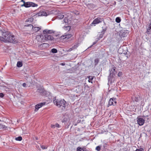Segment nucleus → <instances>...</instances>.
I'll return each mask as SVG.
<instances>
[{
    "mask_svg": "<svg viewBox=\"0 0 151 151\" xmlns=\"http://www.w3.org/2000/svg\"><path fill=\"white\" fill-rule=\"evenodd\" d=\"M115 21L118 23L120 22L121 21V19L120 17H117L115 19Z\"/></svg>",
    "mask_w": 151,
    "mask_h": 151,
    "instance_id": "obj_28",
    "label": "nucleus"
},
{
    "mask_svg": "<svg viewBox=\"0 0 151 151\" xmlns=\"http://www.w3.org/2000/svg\"><path fill=\"white\" fill-rule=\"evenodd\" d=\"M46 103L45 102L41 103H40L37 104V106H38L40 108L42 107L43 106L45 105Z\"/></svg>",
    "mask_w": 151,
    "mask_h": 151,
    "instance_id": "obj_26",
    "label": "nucleus"
},
{
    "mask_svg": "<svg viewBox=\"0 0 151 151\" xmlns=\"http://www.w3.org/2000/svg\"><path fill=\"white\" fill-rule=\"evenodd\" d=\"M90 5H92V4H89V5H88V6H90Z\"/></svg>",
    "mask_w": 151,
    "mask_h": 151,
    "instance_id": "obj_59",
    "label": "nucleus"
},
{
    "mask_svg": "<svg viewBox=\"0 0 151 151\" xmlns=\"http://www.w3.org/2000/svg\"><path fill=\"white\" fill-rule=\"evenodd\" d=\"M4 96V94L3 93H0V97L2 98Z\"/></svg>",
    "mask_w": 151,
    "mask_h": 151,
    "instance_id": "obj_44",
    "label": "nucleus"
},
{
    "mask_svg": "<svg viewBox=\"0 0 151 151\" xmlns=\"http://www.w3.org/2000/svg\"><path fill=\"white\" fill-rule=\"evenodd\" d=\"M96 43V42H94L93 43V45H95V44Z\"/></svg>",
    "mask_w": 151,
    "mask_h": 151,
    "instance_id": "obj_54",
    "label": "nucleus"
},
{
    "mask_svg": "<svg viewBox=\"0 0 151 151\" xmlns=\"http://www.w3.org/2000/svg\"><path fill=\"white\" fill-rule=\"evenodd\" d=\"M146 33L147 34L150 35L151 36V24H149L148 27L147 29Z\"/></svg>",
    "mask_w": 151,
    "mask_h": 151,
    "instance_id": "obj_15",
    "label": "nucleus"
},
{
    "mask_svg": "<svg viewBox=\"0 0 151 151\" xmlns=\"http://www.w3.org/2000/svg\"><path fill=\"white\" fill-rule=\"evenodd\" d=\"M27 86L29 87L30 86L31 83L29 82H27L26 83Z\"/></svg>",
    "mask_w": 151,
    "mask_h": 151,
    "instance_id": "obj_40",
    "label": "nucleus"
},
{
    "mask_svg": "<svg viewBox=\"0 0 151 151\" xmlns=\"http://www.w3.org/2000/svg\"><path fill=\"white\" fill-rule=\"evenodd\" d=\"M2 37L0 36V40L6 42V40L9 36H11L10 32L8 31H5L4 30H1L0 31Z\"/></svg>",
    "mask_w": 151,
    "mask_h": 151,
    "instance_id": "obj_1",
    "label": "nucleus"
},
{
    "mask_svg": "<svg viewBox=\"0 0 151 151\" xmlns=\"http://www.w3.org/2000/svg\"><path fill=\"white\" fill-rule=\"evenodd\" d=\"M139 96L138 97L137 96V97H135V101L136 102H138L139 100Z\"/></svg>",
    "mask_w": 151,
    "mask_h": 151,
    "instance_id": "obj_37",
    "label": "nucleus"
},
{
    "mask_svg": "<svg viewBox=\"0 0 151 151\" xmlns=\"http://www.w3.org/2000/svg\"><path fill=\"white\" fill-rule=\"evenodd\" d=\"M33 17H31L27 19L26 21V22H29V24L31 23L33 21Z\"/></svg>",
    "mask_w": 151,
    "mask_h": 151,
    "instance_id": "obj_24",
    "label": "nucleus"
},
{
    "mask_svg": "<svg viewBox=\"0 0 151 151\" xmlns=\"http://www.w3.org/2000/svg\"><path fill=\"white\" fill-rule=\"evenodd\" d=\"M145 134V136H147V134Z\"/></svg>",
    "mask_w": 151,
    "mask_h": 151,
    "instance_id": "obj_58",
    "label": "nucleus"
},
{
    "mask_svg": "<svg viewBox=\"0 0 151 151\" xmlns=\"http://www.w3.org/2000/svg\"><path fill=\"white\" fill-rule=\"evenodd\" d=\"M129 33L128 31L123 29L119 31V35L121 38H122V37H126L129 34Z\"/></svg>",
    "mask_w": 151,
    "mask_h": 151,
    "instance_id": "obj_6",
    "label": "nucleus"
},
{
    "mask_svg": "<svg viewBox=\"0 0 151 151\" xmlns=\"http://www.w3.org/2000/svg\"><path fill=\"white\" fill-rule=\"evenodd\" d=\"M139 150H138V149H137L135 151H139Z\"/></svg>",
    "mask_w": 151,
    "mask_h": 151,
    "instance_id": "obj_56",
    "label": "nucleus"
},
{
    "mask_svg": "<svg viewBox=\"0 0 151 151\" xmlns=\"http://www.w3.org/2000/svg\"><path fill=\"white\" fill-rule=\"evenodd\" d=\"M139 151H144V150L142 148H140L139 149H138Z\"/></svg>",
    "mask_w": 151,
    "mask_h": 151,
    "instance_id": "obj_46",
    "label": "nucleus"
},
{
    "mask_svg": "<svg viewBox=\"0 0 151 151\" xmlns=\"http://www.w3.org/2000/svg\"><path fill=\"white\" fill-rule=\"evenodd\" d=\"M64 17V16L62 14H60L58 15L56 17L57 19H63Z\"/></svg>",
    "mask_w": 151,
    "mask_h": 151,
    "instance_id": "obj_22",
    "label": "nucleus"
},
{
    "mask_svg": "<svg viewBox=\"0 0 151 151\" xmlns=\"http://www.w3.org/2000/svg\"><path fill=\"white\" fill-rule=\"evenodd\" d=\"M41 147L43 150L46 149H47V147H46L44 145H41Z\"/></svg>",
    "mask_w": 151,
    "mask_h": 151,
    "instance_id": "obj_39",
    "label": "nucleus"
},
{
    "mask_svg": "<svg viewBox=\"0 0 151 151\" xmlns=\"http://www.w3.org/2000/svg\"><path fill=\"white\" fill-rule=\"evenodd\" d=\"M104 34V33L102 34V33L101 32H99V34H98V40H99L100 39L102 38L103 37V35Z\"/></svg>",
    "mask_w": 151,
    "mask_h": 151,
    "instance_id": "obj_20",
    "label": "nucleus"
},
{
    "mask_svg": "<svg viewBox=\"0 0 151 151\" xmlns=\"http://www.w3.org/2000/svg\"><path fill=\"white\" fill-rule=\"evenodd\" d=\"M150 24H151V22H150Z\"/></svg>",
    "mask_w": 151,
    "mask_h": 151,
    "instance_id": "obj_64",
    "label": "nucleus"
},
{
    "mask_svg": "<svg viewBox=\"0 0 151 151\" xmlns=\"http://www.w3.org/2000/svg\"><path fill=\"white\" fill-rule=\"evenodd\" d=\"M54 32L52 30H48L47 29H45L43 31V33L44 34H51L52 33H53Z\"/></svg>",
    "mask_w": 151,
    "mask_h": 151,
    "instance_id": "obj_16",
    "label": "nucleus"
},
{
    "mask_svg": "<svg viewBox=\"0 0 151 151\" xmlns=\"http://www.w3.org/2000/svg\"><path fill=\"white\" fill-rule=\"evenodd\" d=\"M17 65L18 67H21L22 65V64L21 62L18 61L17 63Z\"/></svg>",
    "mask_w": 151,
    "mask_h": 151,
    "instance_id": "obj_27",
    "label": "nucleus"
},
{
    "mask_svg": "<svg viewBox=\"0 0 151 151\" xmlns=\"http://www.w3.org/2000/svg\"><path fill=\"white\" fill-rule=\"evenodd\" d=\"M121 74V72H119L118 74V76H120V75Z\"/></svg>",
    "mask_w": 151,
    "mask_h": 151,
    "instance_id": "obj_52",
    "label": "nucleus"
},
{
    "mask_svg": "<svg viewBox=\"0 0 151 151\" xmlns=\"http://www.w3.org/2000/svg\"><path fill=\"white\" fill-rule=\"evenodd\" d=\"M55 127H58V128H60V125L58 123H56L55 124Z\"/></svg>",
    "mask_w": 151,
    "mask_h": 151,
    "instance_id": "obj_41",
    "label": "nucleus"
},
{
    "mask_svg": "<svg viewBox=\"0 0 151 151\" xmlns=\"http://www.w3.org/2000/svg\"><path fill=\"white\" fill-rule=\"evenodd\" d=\"M22 86L24 87H26L27 86V85H26V83H23L22 84Z\"/></svg>",
    "mask_w": 151,
    "mask_h": 151,
    "instance_id": "obj_43",
    "label": "nucleus"
},
{
    "mask_svg": "<svg viewBox=\"0 0 151 151\" xmlns=\"http://www.w3.org/2000/svg\"><path fill=\"white\" fill-rule=\"evenodd\" d=\"M51 127L53 128H55V124H53V125L52 124L51 125Z\"/></svg>",
    "mask_w": 151,
    "mask_h": 151,
    "instance_id": "obj_47",
    "label": "nucleus"
},
{
    "mask_svg": "<svg viewBox=\"0 0 151 151\" xmlns=\"http://www.w3.org/2000/svg\"><path fill=\"white\" fill-rule=\"evenodd\" d=\"M39 16H47V15L46 12L45 11H40L38 13Z\"/></svg>",
    "mask_w": 151,
    "mask_h": 151,
    "instance_id": "obj_17",
    "label": "nucleus"
},
{
    "mask_svg": "<svg viewBox=\"0 0 151 151\" xmlns=\"http://www.w3.org/2000/svg\"><path fill=\"white\" fill-rule=\"evenodd\" d=\"M68 121V119L67 118H65L63 119L62 122L63 123H64L65 124H66Z\"/></svg>",
    "mask_w": 151,
    "mask_h": 151,
    "instance_id": "obj_29",
    "label": "nucleus"
},
{
    "mask_svg": "<svg viewBox=\"0 0 151 151\" xmlns=\"http://www.w3.org/2000/svg\"><path fill=\"white\" fill-rule=\"evenodd\" d=\"M39 108H40L37 106V104L35 106V111H37Z\"/></svg>",
    "mask_w": 151,
    "mask_h": 151,
    "instance_id": "obj_35",
    "label": "nucleus"
},
{
    "mask_svg": "<svg viewBox=\"0 0 151 151\" xmlns=\"http://www.w3.org/2000/svg\"><path fill=\"white\" fill-rule=\"evenodd\" d=\"M3 128H4L5 129H6L7 128V127L5 126H4L3 127Z\"/></svg>",
    "mask_w": 151,
    "mask_h": 151,
    "instance_id": "obj_51",
    "label": "nucleus"
},
{
    "mask_svg": "<svg viewBox=\"0 0 151 151\" xmlns=\"http://www.w3.org/2000/svg\"><path fill=\"white\" fill-rule=\"evenodd\" d=\"M116 98H111L108 102V105L109 106H111L112 105H115L116 103Z\"/></svg>",
    "mask_w": 151,
    "mask_h": 151,
    "instance_id": "obj_8",
    "label": "nucleus"
},
{
    "mask_svg": "<svg viewBox=\"0 0 151 151\" xmlns=\"http://www.w3.org/2000/svg\"><path fill=\"white\" fill-rule=\"evenodd\" d=\"M137 123L140 126L142 125L144 123L145 120L141 118H139L137 120Z\"/></svg>",
    "mask_w": 151,
    "mask_h": 151,
    "instance_id": "obj_12",
    "label": "nucleus"
},
{
    "mask_svg": "<svg viewBox=\"0 0 151 151\" xmlns=\"http://www.w3.org/2000/svg\"><path fill=\"white\" fill-rule=\"evenodd\" d=\"M25 26L26 27H29L32 29L33 28V26L31 24H26L25 25Z\"/></svg>",
    "mask_w": 151,
    "mask_h": 151,
    "instance_id": "obj_34",
    "label": "nucleus"
},
{
    "mask_svg": "<svg viewBox=\"0 0 151 151\" xmlns=\"http://www.w3.org/2000/svg\"><path fill=\"white\" fill-rule=\"evenodd\" d=\"M70 20H69L68 17H65L64 18L63 21H62V23L63 24L64 23H65V24H68L70 23Z\"/></svg>",
    "mask_w": 151,
    "mask_h": 151,
    "instance_id": "obj_13",
    "label": "nucleus"
},
{
    "mask_svg": "<svg viewBox=\"0 0 151 151\" xmlns=\"http://www.w3.org/2000/svg\"><path fill=\"white\" fill-rule=\"evenodd\" d=\"M74 12V13L76 15H78L79 14V12L78 11H75V12Z\"/></svg>",
    "mask_w": 151,
    "mask_h": 151,
    "instance_id": "obj_42",
    "label": "nucleus"
},
{
    "mask_svg": "<svg viewBox=\"0 0 151 151\" xmlns=\"http://www.w3.org/2000/svg\"><path fill=\"white\" fill-rule=\"evenodd\" d=\"M49 46V45L47 43H43L40 45V47L42 49H44L48 47Z\"/></svg>",
    "mask_w": 151,
    "mask_h": 151,
    "instance_id": "obj_14",
    "label": "nucleus"
},
{
    "mask_svg": "<svg viewBox=\"0 0 151 151\" xmlns=\"http://www.w3.org/2000/svg\"><path fill=\"white\" fill-rule=\"evenodd\" d=\"M44 37L45 39L46 40H52L54 39L53 37L51 35L49 34H46V35L44 36Z\"/></svg>",
    "mask_w": 151,
    "mask_h": 151,
    "instance_id": "obj_10",
    "label": "nucleus"
},
{
    "mask_svg": "<svg viewBox=\"0 0 151 151\" xmlns=\"http://www.w3.org/2000/svg\"><path fill=\"white\" fill-rule=\"evenodd\" d=\"M73 50V48H70L68 50H67V52H70L72 50Z\"/></svg>",
    "mask_w": 151,
    "mask_h": 151,
    "instance_id": "obj_45",
    "label": "nucleus"
},
{
    "mask_svg": "<svg viewBox=\"0 0 151 151\" xmlns=\"http://www.w3.org/2000/svg\"><path fill=\"white\" fill-rule=\"evenodd\" d=\"M15 139L17 141H21L22 139V138L21 136H19L18 137H16Z\"/></svg>",
    "mask_w": 151,
    "mask_h": 151,
    "instance_id": "obj_30",
    "label": "nucleus"
},
{
    "mask_svg": "<svg viewBox=\"0 0 151 151\" xmlns=\"http://www.w3.org/2000/svg\"><path fill=\"white\" fill-rule=\"evenodd\" d=\"M51 52L53 53H56L58 51L55 48H53L51 49Z\"/></svg>",
    "mask_w": 151,
    "mask_h": 151,
    "instance_id": "obj_32",
    "label": "nucleus"
},
{
    "mask_svg": "<svg viewBox=\"0 0 151 151\" xmlns=\"http://www.w3.org/2000/svg\"><path fill=\"white\" fill-rule=\"evenodd\" d=\"M102 21V18L100 17H97L93 20L91 24H97L101 22Z\"/></svg>",
    "mask_w": 151,
    "mask_h": 151,
    "instance_id": "obj_9",
    "label": "nucleus"
},
{
    "mask_svg": "<svg viewBox=\"0 0 151 151\" xmlns=\"http://www.w3.org/2000/svg\"><path fill=\"white\" fill-rule=\"evenodd\" d=\"M99 59L98 58H96L95 59L94 61L95 66H96L97 65L99 62Z\"/></svg>",
    "mask_w": 151,
    "mask_h": 151,
    "instance_id": "obj_19",
    "label": "nucleus"
},
{
    "mask_svg": "<svg viewBox=\"0 0 151 151\" xmlns=\"http://www.w3.org/2000/svg\"><path fill=\"white\" fill-rule=\"evenodd\" d=\"M144 1H145V0H143Z\"/></svg>",
    "mask_w": 151,
    "mask_h": 151,
    "instance_id": "obj_61",
    "label": "nucleus"
},
{
    "mask_svg": "<svg viewBox=\"0 0 151 151\" xmlns=\"http://www.w3.org/2000/svg\"><path fill=\"white\" fill-rule=\"evenodd\" d=\"M11 36H9L6 40V42H9L13 43H16L17 42L15 36L10 32Z\"/></svg>",
    "mask_w": 151,
    "mask_h": 151,
    "instance_id": "obj_5",
    "label": "nucleus"
},
{
    "mask_svg": "<svg viewBox=\"0 0 151 151\" xmlns=\"http://www.w3.org/2000/svg\"><path fill=\"white\" fill-rule=\"evenodd\" d=\"M41 37V36H37V37Z\"/></svg>",
    "mask_w": 151,
    "mask_h": 151,
    "instance_id": "obj_57",
    "label": "nucleus"
},
{
    "mask_svg": "<svg viewBox=\"0 0 151 151\" xmlns=\"http://www.w3.org/2000/svg\"><path fill=\"white\" fill-rule=\"evenodd\" d=\"M85 151H89L88 150H85Z\"/></svg>",
    "mask_w": 151,
    "mask_h": 151,
    "instance_id": "obj_60",
    "label": "nucleus"
},
{
    "mask_svg": "<svg viewBox=\"0 0 151 151\" xmlns=\"http://www.w3.org/2000/svg\"><path fill=\"white\" fill-rule=\"evenodd\" d=\"M54 103L58 107L61 108L62 110L65 109L66 102L64 100H54Z\"/></svg>",
    "mask_w": 151,
    "mask_h": 151,
    "instance_id": "obj_4",
    "label": "nucleus"
},
{
    "mask_svg": "<svg viewBox=\"0 0 151 151\" xmlns=\"http://www.w3.org/2000/svg\"><path fill=\"white\" fill-rule=\"evenodd\" d=\"M77 151H84L83 148L81 147H78L77 148Z\"/></svg>",
    "mask_w": 151,
    "mask_h": 151,
    "instance_id": "obj_33",
    "label": "nucleus"
},
{
    "mask_svg": "<svg viewBox=\"0 0 151 151\" xmlns=\"http://www.w3.org/2000/svg\"><path fill=\"white\" fill-rule=\"evenodd\" d=\"M87 78L88 79V81L89 82L92 83V81L93 78V76H88Z\"/></svg>",
    "mask_w": 151,
    "mask_h": 151,
    "instance_id": "obj_18",
    "label": "nucleus"
},
{
    "mask_svg": "<svg viewBox=\"0 0 151 151\" xmlns=\"http://www.w3.org/2000/svg\"><path fill=\"white\" fill-rule=\"evenodd\" d=\"M21 6L22 7H23V6H24V7H25V3H24V4H22L21 5Z\"/></svg>",
    "mask_w": 151,
    "mask_h": 151,
    "instance_id": "obj_50",
    "label": "nucleus"
},
{
    "mask_svg": "<svg viewBox=\"0 0 151 151\" xmlns=\"http://www.w3.org/2000/svg\"><path fill=\"white\" fill-rule=\"evenodd\" d=\"M115 69L116 68L114 67L111 68V70H109L110 73L108 78V83H111L113 81H114V77L115 76V74L116 73Z\"/></svg>",
    "mask_w": 151,
    "mask_h": 151,
    "instance_id": "obj_3",
    "label": "nucleus"
},
{
    "mask_svg": "<svg viewBox=\"0 0 151 151\" xmlns=\"http://www.w3.org/2000/svg\"><path fill=\"white\" fill-rule=\"evenodd\" d=\"M2 37L0 36V40L6 42V40L9 36H11L10 32L8 31H5L4 30H1L0 31Z\"/></svg>",
    "mask_w": 151,
    "mask_h": 151,
    "instance_id": "obj_2",
    "label": "nucleus"
},
{
    "mask_svg": "<svg viewBox=\"0 0 151 151\" xmlns=\"http://www.w3.org/2000/svg\"><path fill=\"white\" fill-rule=\"evenodd\" d=\"M37 92L40 93L42 95H45L46 92L42 88H38L37 90Z\"/></svg>",
    "mask_w": 151,
    "mask_h": 151,
    "instance_id": "obj_11",
    "label": "nucleus"
},
{
    "mask_svg": "<svg viewBox=\"0 0 151 151\" xmlns=\"http://www.w3.org/2000/svg\"><path fill=\"white\" fill-rule=\"evenodd\" d=\"M35 139H36V140H38V137H35Z\"/></svg>",
    "mask_w": 151,
    "mask_h": 151,
    "instance_id": "obj_55",
    "label": "nucleus"
},
{
    "mask_svg": "<svg viewBox=\"0 0 151 151\" xmlns=\"http://www.w3.org/2000/svg\"><path fill=\"white\" fill-rule=\"evenodd\" d=\"M101 147L100 146H97L96 148V150L97 151H100L101 150Z\"/></svg>",
    "mask_w": 151,
    "mask_h": 151,
    "instance_id": "obj_36",
    "label": "nucleus"
},
{
    "mask_svg": "<svg viewBox=\"0 0 151 151\" xmlns=\"http://www.w3.org/2000/svg\"><path fill=\"white\" fill-rule=\"evenodd\" d=\"M21 1L23 2V4H24V3H26V2L24 0H21Z\"/></svg>",
    "mask_w": 151,
    "mask_h": 151,
    "instance_id": "obj_53",
    "label": "nucleus"
},
{
    "mask_svg": "<svg viewBox=\"0 0 151 151\" xmlns=\"http://www.w3.org/2000/svg\"><path fill=\"white\" fill-rule=\"evenodd\" d=\"M107 145V144L106 143L104 144V148L106 147H106Z\"/></svg>",
    "mask_w": 151,
    "mask_h": 151,
    "instance_id": "obj_49",
    "label": "nucleus"
},
{
    "mask_svg": "<svg viewBox=\"0 0 151 151\" xmlns=\"http://www.w3.org/2000/svg\"><path fill=\"white\" fill-rule=\"evenodd\" d=\"M60 65H62V66H64V65H65V63H60Z\"/></svg>",
    "mask_w": 151,
    "mask_h": 151,
    "instance_id": "obj_48",
    "label": "nucleus"
},
{
    "mask_svg": "<svg viewBox=\"0 0 151 151\" xmlns=\"http://www.w3.org/2000/svg\"><path fill=\"white\" fill-rule=\"evenodd\" d=\"M102 29V30L101 32H102V34L104 33V34L107 30V27H103Z\"/></svg>",
    "mask_w": 151,
    "mask_h": 151,
    "instance_id": "obj_25",
    "label": "nucleus"
},
{
    "mask_svg": "<svg viewBox=\"0 0 151 151\" xmlns=\"http://www.w3.org/2000/svg\"><path fill=\"white\" fill-rule=\"evenodd\" d=\"M140 137H141V134H140Z\"/></svg>",
    "mask_w": 151,
    "mask_h": 151,
    "instance_id": "obj_62",
    "label": "nucleus"
},
{
    "mask_svg": "<svg viewBox=\"0 0 151 151\" xmlns=\"http://www.w3.org/2000/svg\"><path fill=\"white\" fill-rule=\"evenodd\" d=\"M64 28V29H66V30H69L70 29V26H68V25H67L66 26H65L64 27H63Z\"/></svg>",
    "mask_w": 151,
    "mask_h": 151,
    "instance_id": "obj_31",
    "label": "nucleus"
},
{
    "mask_svg": "<svg viewBox=\"0 0 151 151\" xmlns=\"http://www.w3.org/2000/svg\"><path fill=\"white\" fill-rule=\"evenodd\" d=\"M41 29V28L39 27H33L32 30L35 32H37L39 31Z\"/></svg>",
    "mask_w": 151,
    "mask_h": 151,
    "instance_id": "obj_21",
    "label": "nucleus"
},
{
    "mask_svg": "<svg viewBox=\"0 0 151 151\" xmlns=\"http://www.w3.org/2000/svg\"><path fill=\"white\" fill-rule=\"evenodd\" d=\"M124 53L125 54H126V53Z\"/></svg>",
    "mask_w": 151,
    "mask_h": 151,
    "instance_id": "obj_63",
    "label": "nucleus"
},
{
    "mask_svg": "<svg viewBox=\"0 0 151 151\" xmlns=\"http://www.w3.org/2000/svg\"><path fill=\"white\" fill-rule=\"evenodd\" d=\"M72 36V35L71 34H68L66 35L65 36L64 39H67L70 38Z\"/></svg>",
    "mask_w": 151,
    "mask_h": 151,
    "instance_id": "obj_23",
    "label": "nucleus"
},
{
    "mask_svg": "<svg viewBox=\"0 0 151 151\" xmlns=\"http://www.w3.org/2000/svg\"><path fill=\"white\" fill-rule=\"evenodd\" d=\"M25 7L28 8L30 7H35L37 6L38 5L35 3L31 2H27L25 3Z\"/></svg>",
    "mask_w": 151,
    "mask_h": 151,
    "instance_id": "obj_7",
    "label": "nucleus"
},
{
    "mask_svg": "<svg viewBox=\"0 0 151 151\" xmlns=\"http://www.w3.org/2000/svg\"><path fill=\"white\" fill-rule=\"evenodd\" d=\"M78 46V44H76L74 45L72 47V48H73V49L74 50Z\"/></svg>",
    "mask_w": 151,
    "mask_h": 151,
    "instance_id": "obj_38",
    "label": "nucleus"
}]
</instances>
